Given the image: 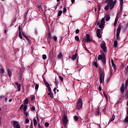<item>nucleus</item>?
Returning <instances> with one entry per match:
<instances>
[{"label":"nucleus","mask_w":128,"mask_h":128,"mask_svg":"<svg viewBox=\"0 0 128 128\" xmlns=\"http://www.w3.org/2000/svg\"><path fill=\"white\" fill-rule=\"evenodd\" d=\"M93 65H94V66H96V68H98V63H96V62H94L93 64Z\"/></svg>","instance_id":"43"},{"label":"nucleus","mask_w":128,"mask_h":128,"mask_svg":"<svg viewBox=\"0 0 128 128\" xmlns=\"http://www.w3.org/2000/svg\"><path fill=\"white\" fill-rule=\"evenodd\" d=\"M118 14H117V16L114 20V23L116 24H118Z\"/></svg>","instance_id":"37"},{"label":"nucleus","mask_w":128,"mask_h":128,"mask_svg":"<svg viewBox=\"0 0 128 128\" xmlns=\"http://www.w3.org/2000/svg\"><path fill=\"white\" fill-rule=\"evenodd\" d=\"M20 128V125H16V128Z\"/></svg>","instance_id":"64"},{"label":"nucleus","mask_w":128,"mask_h":128,"mask_svg":"<svg viewBox=\"0 0 128 128\" xmlns=\"http://www.w3.org/2000/svg\"><path fill=\"white\" fill-rule=\"evenodd\" d=\"M4 68H2L0 70V74H4Z\"/></svg>","instance_id":"30"},{"label":"nucleus","mask_w":128,"mask_h":128,"mask_svg":"<svg viewBox=\"0 0 128 128\" xmlns=\"http://www.w3.org/2000/svg\"><path fill=\"white\" fill-rule=\"evenodd\" d=\"M47 88H48V92H52V88H50V86L49 87H48Z\"/></svg>","instance_id":"61"},{"label":"nucleus","mask_w":128,"mask_h":128,"mask_svg":"<svg viewBox=\"0 0 128 128\" xmlns=\"http://www.w3.org/2000/svg\"><path fill=\"white\" fill-rule=\"evenodd\" d=\"M101 6H102V5H100V4H98V10H101Z\"/></svg>","instance_id":"59"},{"label":"nucleus","mask_w":128,"mask_h":128,"mask_svg":"<svg viewBox=\"0 0 128 128\" xmlns=\"http://www.w3.org/2000/svg\"><path fill=\"white\" fill-rule=\"evenodd\" d=\"M38 6L40 10H42V12H44V10H42V6L38 5Z\"/></svg>","instance_id":"42"},{"label":"nucleus","mask_w":128,"mask_h":128,"mask_svg":"<svg viewBox=\"0 0 128 128\" xmlns=\"http://www.w3.org/2000/svg\"><path fill=\"white\" fill-rule=\"evenodd\" d=\"M74 120H76V122L78 120V116H74Z\"/></svg>","instance_id":"39"},{"label":"nucleus","mask_w":128,"mask_h":128,"mask_svg":"<svg viewBox=\"0 0 128 128\" xmlns=\"http://www.w3.org/2000/svg\"><path fill=\"white\" fill-rule=\"evenodd\" d=\"M50 40H52V34H50V32L48 34L47 40H48V42H50Z\"/></svg>","instance_id":"14"},{"label":"nucleus","mask_w":128,"mask_h":128,"mask_svg":"<svg viewBox=\"0 0 128 128\" xmlns=\"http://www.w3.org/2000/svg\"><path fill=\"white\" fill-rule=\"evenodd\" d=\"M22 35L23 36H24V38H26V40H28L30 38V36H28L26 35V33L24 32H22Z\"/></svg>","instance_id":"11"},{"label":"nucleus","mask_w":128,"mask_h":128,"mask_svg":"<svg viewBox=\"0 0 128 128\" xmlns=\"http://www.w3.org/2000/svg\"><path fill=\"white\" fill-rule=\"evenodd\" d=\"M60 80H61V82H64V77L62 76H59Z\"/></svg>","instance_id":"44"},{"label":"nucleus","mask_w":128,"mask_h":128,"mask_svg":"<svg viewBox=\"0 0 128 128\" xmlns=\"http://www.w3.org/2000/svg\"><path fill=\"white\" fill-rule=\"evenodd\" d=\"M96 34L98 38H102V36L100 35V29L96 30Z\"/></svg>","instance_id":"10"},{"label":"nucleus","mask_w":128,"mask_h":128,"mask_svg":"<svg viewBox=\"0 0 128 128\" xmlns=\"http://www.w3.org/2000/svg\"><path fill=\"white\" fill-rule=\"evenodd\" d=\"M106 20V18H102L100 21V24H104V22Z\"/></svg>","instance_id":"28"},{"label":"nucleus","mask_w":128,"mask_h":128,"mask_svg":"<svg viewBox=\"0 0 128 128\" xmlns=\"http://www.w3.org/2000/svg\"><path fill=\"white\" fill-rule=\"evenodd\" d=\"M18 125H19L18 124V122L16 120H14L12 123L13 128H16Z\"/></svg>","instance_id":"13"},{"label":"nucleus","mask_w":128,"mask_h":128,"mask_svg":"<svg viewBox=\"0 0 128 128\" xmlns=\"http://www.w3.org/2000/svg\"><path fill=\"white\" fill-rule=\"evenodd\" d=\"M7 72H8V74L9 78H12V70H10V68H8V70H7Z\"/></svg>","instance_id":"12"},{"label":"nucleus","mask_w":128,"mask_h":128,"mask_svg":"<svg viewBox=\"0 0 128 128\" xmlns=\"http://www.w3.org/2000/svg\"><path fill=\"white\" fill-rule=\"evenodd\" d=\"M114 48H116V46H118V41L117 40H115L114 42Z\"/></svg>","instance_id":"27"},{"label":"nucleus","mask_w":128,"mask_h":128,"mask_svg":"<svg viewBox=\"0 0 128 128\" xmlns=\"http://www.w3.org/2000/svg\"><path fill=\"white\" fill-rule=\"evenodd\" d=\"M76 56H78V53H76L74 55L72 56V60H74L76 58Z\"/></svg>","instance_id":"21"},{"label":"nucleus","mask_w":128,"mask_h":128,"mask_svg":"<svg viewBox=\"0 0 128 128\" xmlns=\"http://www.w3.org/2000/svg\"><path fill=\"white\" fill-rule=\"evenodd\" d=\"M36 98V96H32L31 97V102H34V98Z\"/></svg>","instance_id":"53"},{"label":"nucleus","mask_w":128,"mask_h":128,"mask_svg":"<svg viewBox=\"0 0 128 128\" xmlns=\"http://www.w3.org/2000/svg\"><path fill=\"white\" fill-rule=\"evenodd\" d=\"M44 126L46 128H48V126H50V124L48 122H45Z\"/></svg>","instance_id":"41"},{"label":"nucleus","mask_w":128,"mask_h":128,"mask_svg":"<svg viewBox=\"0 0 128 128\" xmlns=\"http://www.w3.org/2000/svg\"><path fill=\"white\" fill-rule=\"evenodd\" d=\"M110 10H112L114 8V5L112 3L108 2Z\"/></svg>","instance_id":"17"},{"label":"nucleus","mask_w":128,"mask_h":128,"mask_svg":"<svg viewBox=\"0 0 128 128\" xmlns=\"http://www.w3.org/2000/svg\"><path fill=\"white\" fill-rule=\"evenodd\" d=\"M105 20H106V22H108V20H110V15H106L105 16Z\"/></svg>","instance_id":"18"},{"label":"nucleus","mask_w":128,"mask_h":128,"mask_svg":"<svg viewBox=\"0 0 128 128\" xmlns=\"http://www.w3.org/2000/svg\"><path fill=\"white\" fill-rule=\"evenodd\" d=\"M38 84H36L35 86V90H38Z\"/></svg>","instance_id":"49"},{"label":"nucleus","mask_w":128,"mask_h":128,"mask_svg":"<svg viewBox=\"0 0 128 128\" xmlns=\"http://www.w3.org/2000/svg\"><path fill=\"white\" fill-rule=\"evenodd\" d=\"M112 66H113V68L114 70H116V64H112Z\"/></svg>","instance_id":"47"},{"label":"nucleus","mask_w":128,"mask_h":128,"mask_svg":"<svg viewBox=\"0 0 128 128\" xmlns=\"http://www.w3.org/2000/svg\"><path fill=\"white\" fill-rule=\"evenodd\" d=\"M79 33H80V30L76 29V34H79Z\"/></svg>","instance_id":"57"},{"label":"nucleus","mask_w":128,"mask_h":128,"mask_svg":"<svg viewBox=\"0 0 128 128\" xmlns=\"http://www.w3.org/2000/svg\"><path fill=\"white\" fill-rule=\"evenodd\" d=\"M114 0H106V2L108 4V2L112 3Z\"/></svg>","instance_id":"35"},{"label":"nucleus","mask_w":128,"mask_h":128,"mask_svg":"<svg viewBox=\"0 0 128 128\" xmlns=\"http://www.w3.org/2000/svg\"><path fill=\"white\" fill-rule=\"evenodd\" d=\"M44 82L46 88H49L50 86V84H48V82H46V80H44Z\"/></svg>","instance_id":"25"},{"label":"nucleus","mask_w":128,"mask_h":128,"mask_svg":"<svg viewBox=\"0 0 128 128\" xmlns=\"http://www.w3.org/2000/svg\"><path fill=\"white\" fill-rule=\"evenodd\" d=\"M125 122H128V116H126L124 120Z\"/></svg>","instance_id":"48"},{"label":"nucleus","mask_w":128,"mask_h":128,"mask_svg":"<svg viewBox=\"0 0 128 128\" xmlns=\"http://www.w3.org/2000/svg\"><path fill=\"white\" fill-rule=\"evenodd\" d=\"M116 4V0H114L112 2V4H114V6Z\"/></svg>","instance_id":"60"},{"label":"nucleus","mask_w":128,"mask_h":128,"mask_svg":"<svg viewBox=\"0 0 128 128\" xmlns=\"http://www.w3.org/2000/svg\"><path fill=\"white\" fill-rule=\"evenodd\" d=\"M53 40L54 41L56 42L58 40V37L56 36H53Z\"/></svg>","instance_id":"38"},{"label":"nucleus","mask_w":128,"mask_h":128,"mask_svg":"<svg viewBox=\"0 0 128 128\" xmlns=\"http://www.w3.org/2000/svg\"><path fill=\"white\" fill-rule=\"evenodd\" d=\"M120 92L124 94V84H122L120 88Z\"/></svg>","instance_id":"9"},{"label":"nucleus","mask_w":128,"mask_h":128,"mask_svg":"<svg viewBox=\"0 0 128 128\" xmlns=\"http://www.w3.org/2000/svg\"><path fill=\"white\" fill-rule=\"evenodd\" d=\"M31 50H32V52H34V46H32Z\"/></svg>","instance_id":"58"},{"label":"nucleus","mask_w":128,"mask_h":128,"mask_svg":"<svg viewBox=\"0 0 128 128\" xmlns=\"http://www.w3.org/2000/svg\"><path fill=\"white\" fill-rule=\"evenodd\" d=\"M122 23H120L119 24L118 28H117L116 34L117 40H120V30H122Z\"/></svg>","instance_id":"1"},{"label":"nucleus","mask_w":128,"mask_h":128,"mask_svg":"<svg viewBox=\"0 0 128 128\" xmlns=\"http://www.w3.org/2000/svg\"><path fill=\"white\" fill-rule=\"evenodd\" d=\"M75 40H76V42H80V38L78 37V36H75Z\"/></svg>","instance_id":"33"},{"label":"nucleus","mask_w":128,"mask_h":128,"mask_svg":"<svg viewBox=\"0 0 128 128\" xmlns=\"http://www.w3.org/2000/svg\"><path fill=\"white\" fill-rule=\"evenodd\" d=\"M62 58V53L60 52L57 56V58H58L60 60Z\"/></svg>","instance_id":"19"},{"label":"nucleus","mask_w":128,"mask_h":128,"mask_svg":"<svg viewBox=\"0 0 128 128\" xmlns=\"http://www.w3.org/2000/svg\"><path fill=\"white\" fill-rule=\"evenodd\" d=\"M18 30H19V32H22V26H18Z\"/></svg>","instance_id":"51"},{"label":"nucleus","mask_w":128,"mask_h":128,"mask_svg":"<svg viewBox=\"0 0 128 128\" xmlns=\"http://www.w3.org/2000/svg\"><path fill=\"white\" fill-rule=\"evenodd\" d=\"M62 10H59L58 12V16H62Z\"/></svg>","instance_id":"32"},{"label":"nucleus","mask_w":128,"mask_h":128,"mask_svg":"<svg viewBox=\"0 0 128 128\" xmlns=\"http://www.w3.org/2000/svg\"><path fill=\"white\" fill-rule=\"evenodd\" d=\"M30 128H34V126L32 124V122H31V124L30 126Z\"/></svg>","instance_id":"63"},{"label":"nucleus","mask_w":128,"mask_h":128,"mask_svg":"<svg viewBox=\"0 0 128 128\" xmlns=\"http://www.w3.org/2000/svg\"><path fill=\"white\" fill-rule=\"evenodd\" d=\"M55 84H56V86H58V80L56 78H55Z\"/></svg>","instance_id":"31"},{"label":"nucleus","mask_w":128,"mask_h":128,"mask_svg":"<svg viewBox=\"0 0 128 128\" xmlns=\"http://www.w3.org/2000/svg\"><path fill=\"white\" fill-rule=\"evenodd\" d=\"M128 84V80H126V83H125L126 88H127Z\"/></svg>","instance_id":"55"},{"label":"nucleus","mask_w":128,"mask_h":128,"mask_svg":"<svg viewBox=\"0 0 128 128\" xmlns=\"http://www.w3.org/2000/svg\"><path fill=\"white\" fill-rule=\"evenodd\" d=\"M82 42H83L84 44H84V40L86 41V36L84 38L82 37Z\"/></svg>","instance_id":"45"},{"label":"nucleus","mask_w":128,"mask_h":128,"mask_svg":"<svg viewBox=\"0 0 128 128\" xmlns=\"http://www.w3.org/2000/svg\"><path fill=\"white\" fill-rule=\"evenodd\" d=\"M28 122H30V120H28V118H26V124H28Z\"/></svg>","instance_id":"56"},{"label":"nucleus","mask_w":128,"mask_h":128,"mask_svg":"<svg viewBox=\"0 0 128 128\" xmlns=\"http://www.w3.org/2000/svg\"><path fill=\"white\" fill-rule=\"evenodd\" d=\"M15 84L16 86H17V88H18V92H20V84H18V82H16Z\"/></svg>","instance_id":"15"},{"label":"nucleus","mask_w":128,"mask_h":128,"mask_svg":"<svg viewBox=\"0 0 128 128\" xmlns=\"http://www.w3.org/2000/svg\"><path fill=\"white\" fill-rule=\"evenodd\" d=\"M62 122L64 126H66L68 122V116L66 114L64 115L62 117Z\"/></svg>","instance_id":"2"},{"label":"nucleus","mask_w":128,"mask_h":128,"mask_svg":"<svg viewBox=\"0 0 128 128\" xmlns=\"http://www.w3.org/2000/svg\"><path fill=\"white\" fill-rule=\"evenodd\" d=\"M27 108H28V106L24 105V112H26Z\"/></svg>","instance_id":"34"},{"label":"nucleus","mask_w":128,"mask_h":128,"mask_svg":"<svg viewBox=\"0 0 128 128\" xmlns=\"http://www.w3.org/2000/svg\"><path fill=\"white\" fill-rule=\"evenodd\" d=\"M19 38L20 40H22V32H19Z\"/></svg>","instance_id":"50"},{"label":"nucleus","mask_w":128,"mask_h":128,"mask_svg":"<svg viewBox=\"0 0 128 128\" xmlns=\"http://www.w3.org/2000/svg\"><path fill=\"white\" fill-rule=\"evenodd\" d=\"M105 10H108V8H110V3L108 2L107 5L104 7Z\"/></svg>","instance_id":"20"},{"label":"nucleus","mask_w":128,"mask_h":128,"mask_svg":"<svg viewBox=\"0 0 128 128\" xmlns=\"http://www.w3.org/2000/svg\"><path fill=\"white\" fill-rule=\"evenodd\" d=\"M103 94H104V96H105V98H106V100H108V95H106V94L104 93V92Z\"/></svg>","instance_id":"52"},{"label":"nucleus","mask_w":128,"mask_h":128,"mask_svg":"<svg viewBox=\"0 0 128 128\" xmlns=\"http://www.w3.org/2000/svg\"><path fill=\"white\" fill-rule=\"evenodd\" d=\"M116 118V116L114 115H113L112 117L110 118V122H112V120H114V118Z\"/></svg>","instance_id":"29"},{"label":"nucleus","mask_w":128,"mask_h":128,"mask_svg":"<svg viewBox=\"0 0 128 128\" xmlns=\"http://www.w3.org/2000/svg\"><path fill=\"white\" fill-rule=\"evenodd\" d=\"M33 122H34V126H36L38 124V121H36V119L33 120Z\"/></svg>","instance_id":"26"},{"label":"nucleus","mask_w":128,"mask_h":128,"mask_svg":"<svg viewBox=\"0 0 128 128\" xmlns=\"http://www.w3.org/2000/svg\"><path fill=\"white\" fill-rule=\"evenodd\" d=\"M104 72H100V84H102V82H104Z\"/></svg>","instance_id":"4"},{"label":"nucleus","mask_w":128,"mask_h":128,"mask_svg":"<svg viewBox=\"0 0 128 128\" xmlns=\"http://www.w3.org/2000/svg\"><path fill=\"white\" fill-rule=\"evenodd\" d=\"M82 108V100L79 98L78 102L76 108L77 110H80Z\"/></svg>","instance_id":"3"},{"label":"nucleus","mask_w":128,"mask_h":128,"mask_svg":"<svg viewBox=\"0 0 128 128\" xmlns=\"http://www.w3.org/2000/svg\"><path fill=\"white\" fill-rule=\"evenodd\" d=\"M54 57V52L51 50L49 52V60L52 62V59Z\"/></svg>","instance_id":"8"},{"label":"nucleus","mask_w":128,"mask_h":128,"mask_svg":"<svg viewBox=\"0 0 128 128\" xmlns=\"http://www.w3.org/2000/svg\"><path fill=\"white\" fill-rule=\"evenodd\" d=\"M24 104L26 105L28 104V99L26 98L24 100Z\"/></svg>","instance_id":"23"},{"label":"nucleus","mask_w":128,"mask_h":128,"mask_svg":"<svg viewBox=\"0 0 128 128\" xmlns=\"http://www.w3.org/2000/svg\"><path fill=\"white\" fill-rule=\"evenodd\" d=\"M28 44H32V41L30 40L29 39H28Z\"/></svg>","instance_id":"54"},{"label":"nucleus","mask_w":128,"mask_h":128,"mask_svg":"<svg viewBox=\"0 0 128 128\" xmlns=\"http://www.w3.org/2000/svg\"><path fill=\"white\" fill-rule=\"evenodd\" d=\"M104 24L102 23H100V24H99V28H104Z\"/></svg>","instance_id":"24"},{"label":"nucleus","mask_w":128,"mask_h":128,"mask_svg":"<svg viewBox=\"0 0 128 128\" xmlns=\"http://www.w3.org/2000/svg\"><path fill=\"white\" fill-rule=\"evenodd\" d=\"M49 96H50V98H54V94H52V92H50L48 94Z\"/></svg>","instance_id":"22"},{"label":"nucleus","mask_w":128,"mask_h":128,"mask_svg":"<svg viewBox=\"0 0 128 128\" xmlns=\"http://www.w3.org/2000/svg\"><path fill=\"white\" fill-rule=\"evenodd\" d=\"M102 50H100V54L102 55H98V60H102L104 58V56H106L104 54V52H102Z\"/></svg>","instance_id":"7"},{"label":"nucleus","mask_w":128,"mask_h":128,"mask_svg":"<svg viewBox=\"0 0 128 128\" xmlns=\"http://www.w3.org/2000/svg\"><path fill=\"white\" fill-rule=\"evenodd\" d=\"M122 4H124V0H120V8H122Z\"/></svg>","instance_id":"36"},{"label":"nucleus","mask_w":128,"mask_h":128,"mask_svg":"<svg viewBox=\"0 0 128 128\" xmlns=\"http://www.w3.org/2000/svg\"><path fill=\"white\" fill-rule=\"evenodd\" d=\"M42 56V60H46V55L43 54Z\"/></svg>","instance_id":"46"},{"label":"nucleus","mask_w":128,"mask_h":128,"mask_svg":"<svg viewBox=\"0 0 128 128\" xmlns=\"http://www.w3.org/2000/svg\"><path fill=\"white\" fill-rule=\"evenodd\" d=\"M90 36L88 34H86V36H85L86 42H90L92 40H90Z\"/></svg>","instance_id":"6"},{"label":"nucleus","mask_w":128,"mask_h":128,"mask_svg":"<svg viewBox=\"0 0 128 128\" xmlns=\"http://www.w3.org/2000/svg\"><path fill=\"white\" fill-rule=\"evenodd\" d=\"M128 92H127L125 95H124V98H128Z\"/></svg>","instance_id":"62"},{"label":"nucleus","mask_w":128,"mask_h":128,"mask_svg":"<svg viewBox=\"0 0 128 128\" xmlns=\"http://www.w3.org/2000/svg\"><path fill=\"white\" fill-rule=\"evenodd\" d=\"M100 47L103 50V52H108V49L106 48V42H102L100 44Z\"/></svg>","instance_id":"5"},{"label":"nucleus","mask_w":128,"mask_h":128,"mask_svg":"<svg viewBox=\"0 0 128 128\" xmlns=\"http://www.w3.org/2000/svg\"><path fill=\"white\" fill-rule=\"evenodd\" d=\"M66 10H67L66 8L64 7L63 8V12H64V14H66Z\"/></svg>","instance_id":"40"},{"label":"nucleus","mask_w":128,"mask_h":128,"mask_svg":"<svg viewBox=\"0 0 128 128\" xmlns=\"http://www.w3.org/2000/svg\"><path fill=\"white\" fill-rule=\"evenodd\" d=\"M102 60L104 64H106V56L104 55V58L102 59Z\"/></svg>","instance_id":"16"}]
</instances>
